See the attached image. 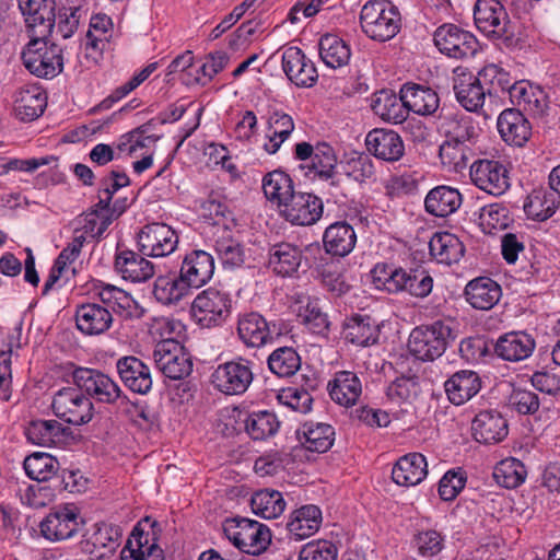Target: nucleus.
<instances>
[{"instance_id":"obj_41","label":"nucleus","mask_w":560,"mask_h":560,"mask_svg":"<svg viewBox=\"0 0 560 560\" xmlns=\"http://www.w3.org/2000/svg\"><path fill=\"white\" fill-rule=\"evenodd\" d=\"M558 206V197L551 187H540L529 194L524 203V211L528 219L542 222L555 214Z\"/></svg>"},{"instance_id":"obj_22","label":"nucleus","mask_w":560,"mask_h":560,"mask_svg":"<svg viewBox=\"0 0 560 560\" xmlns=\"http://www.w3.org/2000/svg\"><path fill=\"white\" fill-rule=\"evenodd\" d=\"M498 131L504 142L523 147L532 135V126L525 115L515 108L504 109L498 117Z\"/></svg>"},{"instance_id":"obj_50","label":"nucleus","mask_w":560,"mask_h":560,"mask_svg":"<svg viewBox=\"0 0 560 560\" xmlns=\"http://www.w3.org/2000/svg\"><path fill=\"white\" fill-rule=\"evenodd\" d=\"M84 0H60L57 13V32L62 38H70L78 30L86 12Z\"/></svg>"},{"instance_id":"obj_16","label":"nucleus","mask_w":560,"mask_h":560,"mask_svg":"<svg viewBox=\"0 0 560 560\" xmlns=\"http://www.w3.org/2000/svg\"><path fill=\"white\" fill-rule=\"evenodd\" d=\"M281 63L287 78L296 86L311 88L317 82V69L301 48L295 46L284 47Z\"/></svg>"},{"instance_id":"obj_47","label":"nucleus","mask_w":560,"mask_h":560,"mask_svg":"<svg viewBox=\"0 0 560 560\" xmlns=\"http://www.w3.org/2000/svg\"><path fill=\"white\" fill-rule=\"evenodd\" d=\"M478 78L472 74H463L454 81V92L459 104L468 112H476L482 107L486 92Z\"/></svg>"},{"instance_id":"obj_27","label":"nucleus","mask_w":560,"mask_h":560,"mask_svg":"<svg viewBox=\"0 0 560 560\" xmlns=\"http://www.w3.org/2000/svg\"><path fill=\"white\" fill-rule=\"evenodd\" d=\"M323 522L322 511L317 505H303L292 512L287 529L290 539L300 541L314 535Z\"/></svg>"},{"instance_id":"obj_37","label":"nucleus","mask_w":560,"mask_h":560,"mask_svg":"<svg viewBox=\"0 0 560 560\" xmlns=\"http://www.w3.org/2000/svg\"><path fill=\"white\" fill-rule=\"evenodd\" d=\"M372 109L375 115L392 124H401L408 117L406 102L402 100L401 90L396 95L392 90H382L374 94Z\"/></svg>"},{"instance_id":"obj_29","label":"nucleus","mask_w":560,"mask_h":560,"mask_svg":"<svg viewBox=\"0 0 560 560\" xmlns=\"http://www.w3.org/2000/svg\"><path fill=\"white\" fill-rule=\"evenodd\" d=\"M509 96L513 104L533 116L544 115L548 107L545 91L539 86L532 85L528 81L514 82Z\"/></svg>"},{"instance_id":"obj_42","label":"nucleus","mask_w":560,"mask_h":560,"mask_svg":"<svg viewBox=\"0 0 560 560\" xmlns=\"http://www.w3.org/2000/svg\"><path fill=\"white\" fill-rule=\"evenodd\" d=\"M345 339L359 347H368L377 342L378 325L370 316L354 315L343 326Z\"/></svg>"},{"instance_id":"obj_58","label":"nucleus","mask_w":560,"mask_h":560,"mask_svg":"<svg viewBox=\"0 0 560 560\" xmlns=\"http://www.w3.org/2000/svg\"><path fill=\"white\" fill-rule=\"evenodd\" d=\"M262 190L266 198L277 203L280 211L296 192L291 177H264Z\"/></svg>"},{"instance_id":"obj_31","label":"nucleus","mask_w":560,"mask_h":560,"mask_svg":"<svg viewBox=\"0 0 560 560\" xmlns=\"http://www.w3.org/2000/svg\"><path fill=\"white\" fill-rule=\"evenodd\" d=\"M448 400L460 406L471 399L481 388L478 374L474 371H458L454 373L444 384Z\"/></svg>"},{"instance_id":"obj_25","label":"nucleus","mask_w":560,"mask_h":560,"mask_svg":"<svg viewBox=\"0 0 560 560\" xmlns=\"http://www.w3.org/2000/svg\"><path fill=\"white\" fill-rule=\"evenodd\" d=\"M402 100L406 102L408 113L419 116H435L440 110V96L431 88L417 83H406L401 86Z\"/></svg>"},{"instance_id":"obj_20","label":"nucleus","mask_w":560,"mask_h":560,"mask_svg":"<svg viewBox=\"0 0 560 560\" xmlns=\"http://www.w3.org/2000/svg\"><path fill=\"white\" fill-rule=\"evenodd\" d=\"M214 273V258L202 249H195L183 258L179 275L189 288L199 289L207 284Z\"/></svg>"},{"instance_id":"obj_52","label":"nucleus","mask_w":560,"mask_h":560,"mask_svg":"<svg viewBox=\"0 0 560 560\" xmlns=\"http://www.w3.org/2000/svg\"><path fill=\"white\" fill-rule=\"evenodd\" d=\"M252 511L267 520L277 518L285 509V501L281 492L264 489L255 492L250 500Z\"/></svg>"},{"instance_id":"obj_11","label":"nucleus","mask_w":560,"mask_h":560,"mask_svg":"<svg viewBox=\"0 0 560 560\" xmlns=\"http://www.w3.org/2000/svg\"><path fill=\"white\" fill-rule=\"evenodd\" d=\"M152 358L155 366L171 380H182L192 371L191 360L177 340H160Z\"/></svg>"},{"instance_id":"obj_28","label":"nucleus","mask_w":560,"mask_h":560,"mask_svg":"<svg viewBox=\"0 0 560 560\" xmlns=\"http://www.w3.org/2000/svg\"><path fill=\"white\" fill-rule=\"evenodd\" d=\"M428 474L425 457L420 453L401 456L392 469V479L402 487L419 485Z\"/></svg>"},{"instance_id":"obj_7","label":"nucleus","mask_w":560,"mask_h":560,"mask_svg":"<svg viewBox=\"0 0 560 560\" xmlns=\"http://www.w3.org/2000/svg\"><path fill=\"white\" fill-rule=\"evenodd\" d=\"M232 300L228 292L208 288L199 292L191 303L194 320L203 328L222 325L231 314Z\"/></svg>"},{"instance_id":"obj_4","label":"nucleus","mask_w":560,"mask_h":560,"mask_svg":"<svg viewBox=\"0 0 560 560\" xmlns=\"http://www.w3.org/2000/svg\"><path fill=\"white\" fill-rule=\"evenodd\" d=\"M24 67L37 78L52 79L63 70L62 48L46 40L30 39L21 52Z\"/></svg>"},{"instance_id":"obj_5","label":"nucleus","mask_w":560,"mask_h":560,"mask_svg":"<svg viewBox=\"0 0 560 560\" xmlns=\"http://www.w3.org/2000/svg\"><path fill=\"white\" fill-rule=\"evenodd\" d=\"M226 538L241 551L259 555L271 541L268 526L245 517L229 518L223 524Z\"/></svg>"},{"instance_id":"obj_49","label":"nucleus","mask_w":560,"mask_h":560,"mask_svg":"<svg viewBox=\"0 0 560 560\" xmlns=\"http://www.w3.org/2000/svg\"><path fill=\"white\" fill-rule=\"evenodd\" d=\"M476 77L489 96H499L501 93L510 95L515 82L505 69L494 63L485 66Z\"/></svg>"},{"instance_id":"obj_21","label":"nucleus","mask_w":560,"mask_h":560,"mask_svg":"<svg viewBox=\"0 0 560 560\" xmlns=\"http://www.w3.org/2000/svg\"><path fill=\"white\" fill-rule=\"evenodd\" d=\"M440 130L446 140L441 145L440 156L444 160L450 150L469 141L476 136V128L470 116L464 114H446L441 116Z\"/></svg>"},{"instance_id":"obj_64","label":"nucleus","mask_w":560,"mask_h":560,"mask_svg":"<svg viewBox=\"0 0 560 560\" xmlns=\"http://www.w3.org/2000/svg\"><path fill=\"white\" fill-rule=\"evenodd\" d=\"M337 547L329 540L318 539L307 542L300 551L299 560H336Z\"/></svg>"},{"instance_id":"obj_8","label":"nucleus","mask_w":560,"mask_h":560,"mask_svg":"<svg viewBox=\"0 0 560 560\" xmlns=\"http://www.w3.org/2000/svg\"><path fill=\"white\" fill-rule=\"evenodd\" d=\"M178 242L176 231L162 222L148 223L137 233L139 252L147 257H167L176 250Z\"/></svg>"},{"instance_id":"obj_61","label":"nucleus","mask_w":560,"mask_h":560,"mask_svg":"<svg viewBox=\"0 0 560 560\" xmlns=\"http://www.w3.org/2000/svg\"><path fill=\"white\" fill-rule=\"evenodd\" d=\"M52 15V8H45L24 16L31 39H48L55 25Z\"/></svg>"},{"instance_id":"obj_32","label":"nucleus","mask_w":560,"mask_h":560,"mask_svg":"<svg viewBox=\"0 0 560 560\" xmlns=\"http://www.w3.org/2000/svg\"><path fill=\"white\" fill-rule=\"evenodd\" d=\"M501 294V287L488 277L476 278L465 288L467 302L477 310L492 308L499 302Z\"/></svg>"},{"instance_id":"obj_62","label":"nucleus","mask_w":560,"mask_h":560,"mask_svg":"<svg viewBox=\"0 0 560 560\" xmlns=\"http://www.w3.org/2000/svg\"><path fill=\"white\" fill-rule=\"evenodd\" d=\"M58 158L55 155L32 158L26 160L9 159L0 156V175H5L9 172H34L38 167L55 163L57 167Z\"/></svg>"},{"instance_id":"obj_34","label":"nucleus","mask_w":560,"mask_h":560,"mask_svg":"<svg viewBox=\"0 0 560 560\" xmlns=\"http://www.w3.org/2000/svg\"><path fill=\"white\" fill-rule=\"evenodd\" d=\"M357 243L353 228L345 221L330 224L324 232L323 244L325 250L334 256L349 255Z\"/></svg>"},{"instance_id":"obj_39","label":"nucleus","mask_w":560,"mask_h":560,"mask_svg":"<svg viewBox=\"0 0 560 560\" xmlns=\"http://www.w3.org/2000/svg\"><path fill=\"white\" fill-rule=\"evenodd\" d=\"M430 255L439 264H456L464 256L462 241L450 232H436L429 242Z\"/></svg>"},{"instance_id":"obj_43","label":"nucleus","mask_w":560,"mask_h":560,"mask_svg":"<svg viewBox=\"0 0 560 560\" xmlns=\"http://www.w3.org/2000/svg\"><path fill=\"white\" fill-rule=\"evenodd\" d=\"M462 205L460 192L450 186H438L429 191L424 200L425 210L435 217H447Z\"/></svg>"},{"instance_id":"obj_30","label":"nucleus","mask_w":560,"mask_h":560,"mask_svg":"<svg viewBox=\"0 0 560 560\" xmlns=\"http://www.w3.org/2000/svg\"><path fill=\"white\" fill-rule=\"evenodd\" d=\"M368 150L384 161H397L404 154V143L393 130L374 129L366 136Z\"/></svg>"},{"instance_id":"obj_53","label":"nucleus","mask_w":560,"mask_h":560,"mask_svg":"<svg viewBox=\"0 0 560 560\" xmlns=\"http://www.w3.org/2000/svg\"><path fill=\"white\" fill-rule=\"evenodd\" d=\"M279 427L280 422L277 416L268 410L253 411L245 419V430L256 441L275 435Z\"/></svg>"},{"instance_id":"obj_3","label":"nucleus","mask_w":560,"mask_h":560,"mask_svg":"<svg viewBox=\"0 0 560 560\" xmlns=\"http://www.w3.org/2000/svg\"><path fill=\"white\" fill-rule=\"evenodd\" d=\"M477 28L487 37L515 48L520 38L515 35L504 5L499 0H477L474 9Z\"/></svg>"},{"instance_id":"obj_18","label":"nucleus","mask_w":560,"mask_h":560,"mask_svg":"<svg viewBox=\"0 0 560 560\" xmlns=\"http://www.w3.org/2000/svg\"><path fill=\"white\" fill-rule=\"evenodd\" d=\"M279 335L276 324L268 323L259 313L249 312L238 316L237 336L249 348H259Z\"/></svg>"},{"instance_id":"obj_17","label":"nucleus","mask_w":560,"mask_h":560,"mask_svg":"<svg viewBox=\"0 0 560 560\" xmlns=\"http://www.w3.org/2000/svg\"><path fill=\"white\" fill-rule=\"evenodd\" d=\"M114 271L126 281L140 283L154 276L155 267L141 253L138 254L118 244L114 258Z\"/></svg>"},{"instance_id":"obj_46","label":"nucleus","mask_w":560,"mask_h":560,"mask_svg":"<svg viewBox=\"0 0 560 560\" xmlns=\"http://www.w3.org/2000/svg\"><path fill=\"white\" fill-rule=\"evenodd\" d=\"M153 295L163 305H174L191 293V289L182 280V276H160L153 284Z\"/></svg>"},{"instance_id":"obj_60","label":"nucleus","mask_w":560,"mask_h":560,"mask_svg":"<svg viewBox=\"0 0 560 560\" xmlns=\"http://www.w3.org/2000/svg\"><path fill=\"white\" fill-rule=\"evenodd\" d=\"M417 553L423 558H434L445 546V536L436 529L419 530L413 537Z\"/></svg>"},{"instance_id":"obj_55","label":"nucleus","mask_w":560,"mask_h":560,"mask_svg":"<svg viewBox=\"0 0 560 560\" xmlns=\"http://www.w3.org/2000/svg\"><path fill=\"white\" fill-rule=\"evenodd\" d=\"M526 476L527 470L524 464L514 457L502 459L493 470L497 483L506 489L517 488L525 481Z\"/></svg>"},{"instance_id":"obj_1","label":"nucleus","mask_w":560,"mask_h":560,"mask_svg":"<svg viewBox=\"0 0 560 560\" xmlns=\"http://www.w3.org/2000/svg\"><path fill=\"white\" fill-rule=\"evenodd\" d=\"M373 280L378 289L389 293L406 292L416 298L428 296L433 288V278L424 268H390L377 265L373 269Z\"/></svg>"},{"instance_id":"obj_12","label":"nucleus","mask_w":560,"mask_h":560,"mask_svg":"<svg viewBox=\"0 0 560 560\" xmlns=\"http://www.w3.org/2000/svg\"><path fill=\"white\" fill-rule=\"evenodd\" d=\"M158 523L144 517L132 530L120 552L119 560H164L163 551L155 542L153 528Z\"/></svg>"},{"instance_id":"obj_23","label":"nucleus","mask_w":560,"mask_h":560,"mask_svg":"<svg viewBox=\"0 0 560 560\" xmlns=\"http://www.w3.org/2000/svg\"><path fill=\"white\" fill-rule=\"evenodd\" d=\"M472 434L477 442L494 444L503 441L509 427L506 419L497 410H483L472 421Z\"/></svg>"},{"instance_id":"obj_14","label":"nucleus","mask_w":560,"mask_h":560,"mask_svg":"<svg viewBox=\"0 0 560 560\" xmlns=\"http://www.w3.org/2000/svg\"><path fill=\"white\" fill-rule=\"evenodd\" d=\"M295 158L301 161V170L305 175H332L337 166V155L327 142H318L313 147L308 142L295 144Z\"/></svg>"},{"instance_id":"obj_57","label":"nucleus","mask_w":560,"mask_h":560,"mask_svg":"<svg viewBox=\"0 0 560 560\" xmlns=\"http://www.w3.org/2000/svg\"><path fill=\"white\" fill-rule=\"evenodd\" d=\"M77 327L85 335H100L105 330V308L98 304L81 305L75 315Z\"/></svg>"},{"instance_id":"obj_51","label":"nucleus","mask_w":560,"mask_h":560,"mask_svg":"<svg viewBox=\"0 0 560 560\" xmlns=\"http://www.w3.org/2000/svg\"><path fill=\"white\" fill-rule=\"evenodd\" d=\"M112 311L121 318H131L139 315V307L133 298L125 290L107 283V329L112 326Z\"/></svg>"},{"instance_id":"obj_44","label":"nucleus","mask_w":560,"mask_h":560,"mask_svg":"<svg viewBox=\"0 0 560 560\" xmlns=\"http://www.w3.org/2000/svg\"><path fill=\"white\" fill-rule=\"evenodd\" d=\"M46 105L47 97L37 88H22L15 93L14 112L21 120L32 121L38 118Z\"/></svg>"},{"instance_id":"obj_35","label":"nucleus","mask_w":560,"mask_h":560,"mask_svg":"<svg viewBox=\"0 0 560 560\" xmlns=\"http://www.w3.org/2000/svg\"><path fill=\"white\" fill-rule=\"evenodd\" d=\"M301 444L311 452L325 453L334 444L335 429L324 422L307 421L296 431Z\"/></svg>"},{"instance_id":"obj_63","label":"nucleus","mask_w":560,"mask_h":560,"mask_svg":"<svg viewBox=\"0 0 560 560\" xmlns=\"http://www.w3.org/2000/svg\"><path fill=\"white\" fill-rule=\"evenodd\" d=\"M526 234L522 231L506 232L501 236V255L506 264L514 265L525 253Z\"/></svg>"},{"instance_id":"obj_56","label":"nucleus","mask_w":560,"mask_h":560,"mask_svg":"<svg viewBox=\"0 0 560 560\" xmlns=\"http://www.w3.org/2000/svg\"><path fill=\"white\" fill-rule=\"evenodd\" d=\"M269 370L279 377H290L301 368V358L292 347H280L268 357Z\"/></svg>"},{"instance_id":"obj_40","label":"nucleus","mask_w":560,"mask_h":560,"mask_svg":"<svg viewBox=\"0 0 560 560\" xmlns=\"http://www.w3.org/2000/svg\"><path fill=\"white\" fill-rule=\"evenodd\" d=\"M302 249L291 243H279L269 250V267L275 273L290 277L298 271L302 262Z\"/></svg>"},{"instance_id":"obj_15","label":"nucleus","mask_w":560,"mask_h":560,"mask_svg":"<svg viewBox=\"0 0 560 560\" xmlns=\"http://www.w3.org/2000/svg\"><path fill=\"white\" fill-rule=\"evenodd\" d=\"M79 529V511L73 504L57 506L40 522V533L51 541L71 538Z\"/></svg>"},{"instance_id":"obj_10","label":"nucleus","mask_w":560,"mask_h":560,"mask_svg":"<svg viewBox=\"0 0 560 560\" xmlns=\"http://www.w3.org/2000/svg\"><path fill=\"white\" fill-rule=\"evenodd\" d=\"M55 415L68 423L81 425L93 417V405L79 387H63L52 399Z\"/></svg>"},{"instance_id":"obj_45","label":"nucleus","mask_w":560,"mask_h":560,"mask_svg":"<svg viewBox=\"0 0 560 560\" xmlns=\"http://www.w3.org/2000/svg\"><path fill=\"white\" fill-rule=\"evenodd\" d=\"M474 217L481 231L490 235L506 230L513 223L510 210L498 202L481 207Z\"/></svg>"},{"instance_id":"obj_33","label":"nucleus","mask_w":560,"mask_h":560,"mask_svg":"<svg viewBox=\"0 0 560 560\" xmlns=\"http://www.w3.org/2000/svg\"><path fill=\"white\" fill-rule=\"evenodd\" d=\"M267 141L264 149L269 153H276L281 144L291 136L294 130L293 118L277 107H269L267 112Z\"/></svg>"},{"instance_id":"obj_59","label":"nucleus","mask_w":560,"mask_h":560,"mask_svg":"<svg viewBox=\"0 0 560 560\" xmlns=\"http://www.w3.org/2000/svg\"><path fill=\"white\" fill-rule=\"evenodd\" d=\"M57 460L46 453H34L24 460L26 475L37 481L49 480L57 468Z\"/></svg>"},{"instance_id":"obj_9","label":"nucleus","mask_w":560,"mask_h":560,"mask_svg":"<svg viewBox=\"0 0 560 560\" xmlns=\"http://www.w3.org/2000/svg\"><path fill=\"white\" fill-rule=\"evenodd\" d=\"M254 378L252 363L238 358L219 364L211 374V384L225 395L244 394Z\"/></svg>"},{"instance_id":"obj_24","label":"nucleus","mask_w":560,"mask_h":560,"mask_svg":"<svg viewBox=\"0 0 560 560\" xmlns=\"http://www.w3.org/2000/svg\"><path fill=\"white\" fill-rule=\"evenodd\" d=\"M27 440L39 446H65L71 438L70 429L57 420L37 419L26 428Z\"/></svg>"},{"instance_id":"obj_26","label":"nucleus","mask_w":560,"mask_h":560,"mask_svg":"<svg viewBox=\"0 0 560 560\" xmlns=\"http://www.w3.org/2000/svg\"><path fill=\"white\" fill-rule=\"evenodd\" d=\"M116 368L124 384L133 393L147 394L151 389L150 369L140 359L136 357L120 358Z\"/></svg>"},{"instance_id":"obj_38","label":"nucleus","mask_w":560,"mask_h":560,"mask_svg":"<svg viewBox=\"0 0 560 560\" xmlns=\"http://www.w3.org/2000/svg\"><path fill=\"white\" fill-rule=\"evenodd\" d=\"M329 395L340 406H353L362 394V384L354 372L339 371L328 384Z\"/></svg>"},{"instance_id":"obj_36","label":"nucleus","mask_w":560,"mask_h":560,"mask_svg":"<svg viewBox=\"0 0 560 560\" xmlns=\"http://www.w3.org/2000/svg\"><path fill=\"white\" fill-rule=\"evenodd\" d=\"M534 349V339L523 331H511L501 336L494 347L495 353L506 361L527 359Z\"/></svg>"},{"instance_id":"obj_19","label":"nucleus","mask_w":560,"mask_h":560,"mask_svg":"<svg viewBox=\"0 0 560 560\" xmlns=\"http://www.w3.org/2000/svg\"><path fill=\"white\" fill-rule=\"evenodd\" d=\"M324 205L319 197L310 192H295L285 208L282 217L294 225H313L323 215Z\"/></svg>"},{"instance_id":"obj_54","label":"nucleus","mask_w":560,"mask_h":560,"mask_svg":"<svg viewBox=\"0 0 560 560\" xmlns=\"http://www.w3.org/2000/svg\"><path fill=\"white\" fill-rule=\"evenodd\" d=\"M214 250L224 268H235L245 261V253L238 241L231 236V232L224 228L222 234L214 240Z\"/></svg>"},{"instance_id":"obj_2","label":"nucleus","mask_w":560,"mask_h":560,"mask_svg":"<svg viewBox=\"0 0 560 560\" xmlns=\"http://www.w3.org/2000/svg\"><path fill=\"white\" fill-rule=\"evenodd\" d=\"M360 26L369 38L384 43L400 31V13L388 0H370L361 9Z\"/></svg>"},{"instance_id":"obj_48","label":"nucleus","mask_w":560,"mask_h":560,"mask_svg":"<svg viewBox=\"0 0 560 560\" xmlns=\"http://www.w3.org/2000/svg\"><path fill=\"white\" fill-rule=\"evenodd\" d=\"M318 49L320 59L331 69L347 66L351 57L349 45L335 34L323 35L318 43Z\"/></svg>"},{"instance_id":"obj_13","label":"nucleus","mask_w":560,"mask_h":560,"mask_svg":"<svg viewBox=\"0 0 560 560\" xmlns=\"http://www.w3.org/2000/svg\"><path fill=\"white\" fill-rule=\"evenodd\" d=\"M433 39L439 50L452 58H469L478 51L479 43L475 35L455 24L438 27Z\"/></svg>"},{"instance_id":"obj_6","label":"nucleus","mask_w":560,"mask_h":560,"mask_svg":"<svg viewBox=\"0 0 560 560\" xmlns=\"http://www.w3.org/2000/svg\"><path fill=\"white\" fill-rule=\"evenodd\" d=\"M452 329L441 320L413 328L408 338V350L421 361H433L446 350Z\"/></svg>"}]
</instances>
